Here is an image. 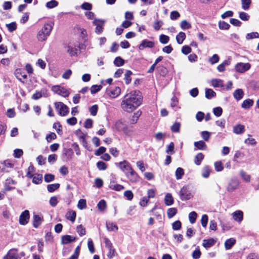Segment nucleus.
<instances>
[{
    "instance_id": "bf43d9fd",
    "label": "nucleus",
    "mask_w": 259,
    "mask_h": 259,
    "mask_svg": "<svg viewBox=\"0 0 259 259\" xmlns=\"http://www.w3.org/2000/svg\"><path fill=\"white\" fill-rule=\"evenodd\" d=\"M181 124L179 122H175L171 127V130L174 133H178L180 131Z\"/></svg>"
},
{
    "instance_id": "f3484780",
    "label": "nucleus",
    "mask_w": 259,
    "mask_h": 259,
    "mask_svg": "<svg viewBox=\"0 0 259 259\" xmlns=\"http://www.w3.org/2000/svg\"><path fill=\"white\" fill-rule=\"evenodd\" d=\"M233 132L237 135H240L243 133L245 131V127L242 124H237L234 126Z\"/></svg>"
},
{
    "instance_id": "603ef678",
    "label": "nucleus",
    "mask_w": 259,
    "mask_h": 259,
    "mask_svg": "<svg viewBox=\"0 0 259 259\" xmlns=\"http://www.w3.org/2000/svg\"><path fill=\"white\" fill-rule=\"evenodd\" d=\"M228 65V62L227 61H225L218 66L217 69L219 72H223L225 70L226 66Z\"/></svg>"
},
{
    "instance_id": "4468645a",
    "label": "nucleus",
    "mask_w": 259,
    "mask_h": 259,
    "mask_svg": "<svg viewBox=\"0 0 259 259\" xmlns=\"http://www.w3.org/2000/svg\"><path fill=\"white\" fill-rule=\"evenodd\" d=\"M232 217L234 221L240 223L243 218V213L241 210H236L232 213Z\"/></svg>"
},
{
    "instance_id": "393cba45",
    "label": "nucleus",
    "mask_w": 259,
    "mask_h": 259,
    "mask_svg": "<svg viewBox=\"0 0 259 259\" xmlns=\"http://www.w3.org/2000/svg\"><path fill=\"white\" fill-rule=\"evenodd\" d=\"M31 179H32V182L33 183L39 184L42 181V176L41 174H35Z\"/></svg>"
},
{
    "instance_id": "774afa93",
    "label": "nucleus",
    "mask_w": 259,
    "mask_h": 259,
    "mask_svg": "<svg viewBox=\"0 0 259 259\" xmlns=\"http://www.w3.org/2000/svg\"><path fill=\"white\" fill-rule=\"evenodd\" d=\"M172 229L175 230H179L181 228V223L179 221L174 222L172 224Z\"/></svg>"
},
{
    "instance_id": "49530a36",
    "label": "nucleus",
    "mask_w": 259,
    "mask_h": 259,
    "mask_svg": "<svg viewBox=\"0 0 259 259\" xmlns=\"http://www.w3.org/2000/svg\"><path fill=\"white\" fill-rule=\"evenodd\" d=\"M34 172V168L32 165H30L28 169L27 172L26 174V176L29 178H31L33 177V175H35Z\"/></svg>"
},
{
    "instance_id": "1a4fd4ad",
    "label": "nucleus",
    "mask_w": 259,
    "mask_h": 259,
    "mask_svg": "<svg viewBox=\"0 0 259 259\" xmlns=\"http://www.w3.org/2000/svg\"><path fill=\"white\" fill-rule=\"evenodd\" d=\"M15 75L18 79L23 82L27 79V75L22 69H17L15 71Z\"/></svg>"
},
{
    "instance_id": "dca6fc26",
    "label": "nucleus",
    "mask_w": 259,
    "mask_h": 259,
    "mask_svg": "<svg viewBox=\"0 0 259 259\" xmlns=\"http://www.w3.org/2000/svg\"><path fill=\"white\" fill-rule=\"evenodd\" d=\"M106 229L110 232H116L118 228L116 224L112 222H107L106 224Z\"/></svg>"
},
{
    "instance_id": "ea45409f",
    "label": "nucleus",
    "mask_w": 259,
    "mask_h": 259,
    "mask_svg": "<svg viewBox=\"0 0 259 259\" xmlns=\"http://www.w3.org/2000/svg\"><path fill=\"white\" fill-rule=\"evenodd\" d=\"M184 175V169L181 167H178L176 171V177L177 180L181 179Z\"/></svg>"
},
{
    "instance_id": "6e6d98bb",
    "label": "nucleus",
    "mask_w": 259,
    "mask_h": 259,
    "mask_svg": "<svg viewBox=\"0 0 259 259\" xmlns=\"http://www.w3.org/2000/svg\"><path fill=\"white\" fill-rule=\"evenodd\" d=\"M97 206L101 211H104L106 207V203L105 200H101L98 203Z\"/></svg>"
},
{
    "instance_id": "79ce46f5",
    "label": "nucleus",
    "mask_w": 259,
    "mask_h": 259,
    "mask_svg": "<svg viewBox=\"0 0 259 259\" xmlns=\"http://www.w3.org/2000/svg\"><path fill=\"white\" fill-rule=\"evenodd\" d=\"M177 210L176 208L171 207L168 208L167 211L168 218L170 219L176 215Z\"/></svg>"
},
{
    "instance_id": "f03ea898",
    "label": "nucleus",
    "mask_w": 259,
    "mask_h": 259,
    "mask_svg": "<svg viewBox=\"0 0 259 259\" xmlns=\"http://www.w3.org/2000/svg\"><path fill=\"white\" fill-rule=\"evenodd\" d=\"M142 101L143 96L139 91L131 92V107L137 108L142 104Z\"/></svg>"
},
{
    "instance_id": "c756f323",
    "label": "nucleus",
    "mask_w": 259,
    "mask_h": 259,
    "mask_svg": "<svg viewBox=\"0 0 259 259\" xmlns=\"http://www.w3.org/2000/svg\"><path fill=\"white\" fill-rule=\"evenodd\" d=\"M75 237L70 235H65L62 238V243L63 244H68L75 240Z\"/></svg>"
},
{
    "instance_id": "f704fd0d",
    "label": "nucleus",
    "mask_w": 259,
    "mask_h": 259,
    "mask_svg": "<svg viewBox=\"0 0 259 259\" xmlns=\"http://www.w3.org/2000/svg\"><path fill=\"white\" fill-rule=\"evenodd\" d=\"M240 175L242 179L246 182H249L250 181V176L246 172L241 170L240 171Z\"/></svg>"
},
{
    "instance_id": "de8ad7c7",
    "label": "nucleus",
    "mask_w": 259,
    "mask_h": 259,
    "mask_svg": "<svg viewBox=\"0 0 259 259\" xmlns=\"http://www.w3.org/2000/svg\"><path fill=\"white\" fill-rule=\"evenodd\" d=\"M77 207L79 209H83L87 207V203L85 199H80L77 204Z\"/></svg>"
},
{
    "instance_id": "473e14b6",
    "label": "nucleus",
    "mask_w": 259,
    "mask_h": 259,
    "mask_svg": "<svg viewBox=\"0 0 259 259\" xmlns=\"http://www.w3.org/2000/svg\"><path fill=\"white\" fill-rule=\"evenodd\" d=\"M235 239L232 238L227 239L225 243L226 249H230L232 247V246L235 244Z\"/></svg>"
},
{
    "instance_id": "58836bf2",
    "label": "nucleus",
    "mask_w": 259,
    "mask_h": 259,
    "mask_svg": "<svg viewBox=\"0 0 259 259\" xmlns=\"http://www.w3.org/2000/svg\"><path fill=\"white\" fill-rule=\"evenodd\" d=\"M59 186L60 184L58 183L50 184L47 186V190L50 192H53L58 189Z\"/></svg>"
},
{
    "instance_id": "cd10ccee",
    "label": "nucleus",
    "mask_w": 259,
    "mask_h": 259,
    "mask_svg": "<svg viewBox=\"0 0 259 259\" xmlns=\"http://www.w3.org/2000/svg\"><path fill=\"white\" fill-rule=\"evenodd\" d=\"M253 104V100L250 99H248L243 102L241 105V107L244 109H248L252 106Z\"/></svg>"
},
{
    "instance_id": "e2e57ef3",
    "label": "nucleus",
    "mask_w": 259,
    "mask_h": 259,
    "mask_svg": "<svg viewBox=\"0 0 259 259\" xmlns=\"http://www.w3.org/2000/svg\"><path fill=\"white\" fill-rule=\"evenodd\" d=\"M23 152V150L21 149H16L14 151V156L15 158H19L22 155Z\"/></svg>"
},
{
    "instance_id": "052dcab7",
    "label": "nucleus",
    "mask_w": 259,
    "mask_h": 259,
    "mask_svg": "<svg viewBox=\"0 0 259 259\" xmlns=\"http://www.w3.org/2000/svg\"><path fill=\"white\" fill-rule=\"evenodd\" d=\"M36 65L41 68L42 69H44L46 66V63L45 61L41 59H39L36 63Z\"/></svg>"
},
{
    "instance_id": "3c124183",
    "label": "nucleus",
    "mask_w": 259,
    "mask_h": 259,
    "mask_svg": "<svg viewBox=\"0 0 259 259\" xmlns=\"http://www.w3.org/2000/svg\"><path fill=\"white\" fill-rule=\"evenodd\" d=\"M181 27L182 29L185 30L189 29L191 27V25L186 20H183L181 23Z\"/></svg>"
},
{
    "instance_id": "680f3d73",
    "label": "nucleus",
    "mask_w": 259,
    "mask_h": 259,
    "mask_svg": "<svg viewBox=\"0 0 259 259\" xmlns=\"http://www.w3.org/2000/svg\"><path fill=\"white\" fill-rule=\"evenodd\" d=\"M213 112L215 116L219 117L222 114V108L220 107H215L213 109Z\"/></svg>"
},
{
    "instance_id": "2f4dec72",
    "label": "nucleus",
    "mask_w": 259,
    "mask_h": 259,
    "mask_svg": "<svg viewBox=\"0 0 259 259\" xmlns=\"http://www.w3.org/2000/svg\"><path fill=\"white\" fill-rule=\"evenodd\" d=\"M165 203L166 205H171L174 203V199L170 193H167L164 198Z\"/></svg>"
},
{
    "instance_id": "37998d69",
    "label": "nucleus",
    "mask_w": 259,
    "mask_h": 259,
    "mask_svg": "<svg viewBox=\"0 0 259 259\" xmlns=\"http://www.w3.org/2000/svg\"><path fill=\"white\" fill-rule=\"evenodd\" d=\"M251 0H241L242 8L244 10H247L249 8Z\"/></svg>"
},
{
    "instance_id": "aec40b11",
    "label": "nucleus",
    "mask_w": 259,
    "mask_h": 259,
    "mask_svg": "<svg viewBox=\"0 0 259 259\" xmlns=\"http://www.w3.org/2000/svg\"><path fill=\"white\" fill-rule=\"evenodd\" d=\"M4 259H18V254L15 250H11L4 257Z\"/></svg>"
},
{
    "instance_id": "f257e3e1",
    "label": "nucleus",
    "mask_w": 259,
    "mask_h": 259,
    "mask_svg": "<svg viewBox=\"0 0 259 259\" xmlns=\"http://www.w3.org/2000/svg\"><path fill=\"white\" fill-rule=\"evenodd\" d=\"M52 28L53 25L52 23H45L37 34V39L40 41L47 40L48 37L50 35Z\"/></svg>"
},
{
    "instance_id": "6ab92c4d",
    "label": "nucleus",
    "mask_w": 259,
    "mask_h": 259,
    "mask_svg": "<svg viewBox=\"0 0 259 259\" xmlns=\"http://www.w3.org/2000/svg\"><path fill=\"white\" fill-rule=\"evenodd\" d=\"M244 96V92L242 89H239L235 90L233 93L234 98L237 100H241Z\"/></svg>"
},
{
    "instance_id": "c85d7f7f",
    "label": "nucleus",
    "mask_w": 259,
    "mask_h": 259,
    "mask_svg": "<svg viewBox=\"0 0 259 259\" xmlns=\"http://www.w3.org/2000/svg\"><path fill=\"white\" fill-rule=\"evenodd\" d=\"M194 146L199 150H204L206 148L207 146L205 142L203 141H199L195 142L194 143Z\"/></svg>"
},
{
    "instance_id": "4c0bfd02",
    "label": "nucleus",
    "mask_w": 259,
    "mask_h": 259,
    "mask_svg": "<svg viewBox=\"0 0 259 259\" xmlns=\"http://www.w3.org/2000/svg\"><path fill=\"white\" fill-rule=\"evenodd\" d=\"M109 187L115 191H121L124 189V187L117 184L111 183Z\"/></svg>"
},
{
    "instance_id": "a211bd4d",
    "label": "nucleus",
    "mask_w": 259,
    "mask_h": 259,
    "mask_svg": "<svg viewBox=\"0 0 259 259\" xmlns=\"http://www.w3.org/2000/svg\"><path fill=\"white\" fill-rule=\"evenodd\" d=\"M215 243V240L213 238L208 239H204L203 240L202 245L205 248H209L212 246Z\"/></svg>"
},
{
    "instance_id": "7c9ffc66",
    "label": "nucleus",
    "mask_w": 259,
    "mask_h": 259,
    "mask_svg": "<svg viewBox=\"0 0 259 259\" xmlns=\"http://www.w3.org/2000/svg\"><path fill=\"white\" fill-rule=\"evenodd\" d=\"M203 154L202 153H199L195 156L194 158V163L196 165H199L201 164V161L203 159Z\"/></svg>"
},
{
    "instance_id": "0eeeda50",
    "label": "nucleus",
    "mask_w": 259,
    "mask_h": 259,
    "mask_svg": "<svg viewBox=\"0 0 259 259\" xmlns=\"http://www.w3.org/2000/svg\"><path fill=\"white\" fill-rule=\"evenodd\" d=\"M29 219V212L27 210L23 211L19 217V223L22 225H26Z\"/></svg>"
},
{
    "instance_id": "0e129e2a",
    "label": "nucleus",
    "mask_w": 259,
    "mask_h": 259,
    "mask_svg": "<svg viewBox=\"0 0 259 259\" xmlns=\"http://www.w3.org/2000/svg\"><path fill=\"white\" fill-rule=\"evenodd\" d=\"M208 217L206 214H203L201 219V223L203 227H206L208 223Z\"/></svg>"
},
{
    "instance_id": "4be33fe9",
    "label": "nucleus",
    "mask_w": 259,
    "mask_h": 259,
    "mask_svg": "<svg viewBox=\"0 0 259 259\" xmlns=\"http://www.w3.org/2000/svg\"><path fill=\"white\" fill-rule=\"evenodd\" d=\"M42 217L39 215L35 214L33 216V226L37 228L41 224Z\"/></svg>"
},
{
    "instance_id": "423d86ee",
    "label": "nucleus",
    "mask_w": 259,
    "mask_h": 259,
    "mask_svg": "<svg viewBox=\"0 0 259 259\" xmlns=\"http://www.w3.org/2000/svg\"><path fill=\"white\" fill-rule=\"evenodd\" d=\"M251 68V64L249 63H237L235 66V70L240 73H243L249 70Z\"/></svg>"
},
{
    "instance_id": "6e6552de",
    "label": "nucleus",
    "mask_w": 259,
    "mask_h": 259,
    "mask_svg": "<svg viewBox=\"0 0 259 259\" xmlns=\"http://www.w3.org/2000/svg\"><path fill=\"white\" fill-rule=\"evenodd\" d=\"M239 185V180L237 178H234L230 180L227 187V190L229 192L233 191L237 189Z\"/></svg>"
},
{
    "instance_id": "9d476101",
    "label": "nucleus",
    "mask_w": 259,
    "mask_h": 259,
    "mask_svg": "<svg viewBox=\"0 0 259 259\" xmlns=\"http://www.w3.org/2000/svg\"><path fill=\"white\" fill-rule=\"evenodd\" d=\"M93 23L96 26L95 31L97 33H101L103 31V26L105 21L101 19H94Z\"/></svg>"
},
{
    "instance_id": "09e8293b",
    "label": "nucleus",
    "mask_w": 259,
    "mask_h": 259,
    "mask_svg": "<svg viewBox=\"0 0 259 259\" xmlns=\"http://www.w3.org/2000/svg\"><path fill=\"white\" fill-rule=\"evenodd\" d=\"M98 106L97 105H94L89 108V111L92 116H96L97 114Z\"/></svg>"
},
{
    "instance_id": "a18cd8bd",
    "label": "nucleus",
    "mask_w": 259,
    "mask_h": 259,
    "mask_svg": "<svg viewBox=\"0 0 259 259\" xmlns=\"http://www.w3.org/2000/svg\"><path fill=\"white\" fill-rule=\"evenodd\" d=\"M219 56L217 54H214L209 59L208 61L211 65H213L218 63L219 61Z\"/></svg>"
},
{
    "instance_id": "72a5a7b5",
    "label": "nucleus",
    "mask_w": 259,
    "mask_h": 259,
    "mask_svg": "<svg viewBox=\"0 0 259 259\" xmlns=\"http://www.w3.org/2000/svg\"><path fill=\"white\" fill-rule=\"evenodd\" d=\"M186 38V34L183 32H180L176 36V40L179 44H182Z\"/></svg>"
},
{
    "instance_id": "412c9836",
    "label": "nucleus",
    "mask_w": 259,
    "mask_h": 259,
    "mask_svg": "<svg viewBox=\"0 0 259 259\" xmlns=\"http://www.w3.org/2000/svg\"><path fill=\"white\" fill-rule=\"evenodd\" d=\"M211 169L210 166L206 165L204 166L201 170L202 176L204 178H208L209 177Z\"/></svg>"
},
{
    "instance_id": "ddd939ff",
    "label": "nucleus",
    "mask_w": 259,
    "mask_h": 259,
    "mask_svg": "<svg viewBox=\"0 0 259 259\" xmlns=\"http://www.w3.org/2000/svg\"><path fill=\"white\" fill-rule=\"evenodd\" d=\"M154 46V43L151 41L147 39H145L142 41L139 46L140 50H143L145 48H153Z\"/></svg>"
},
{
    "instance_id": "bb28decb",
    "label": "nucleus",
    "mask_w": 259,
    "mask_h": 259,
    "mask_svg": "<svg viewBox=\"0 0 259 259\" xmlns=\"http://www.w3.org/2000/svg\"><path fill=\"white\" fill-rule=\"evenodd\" d=\"M66 217L67 219L70 220L72 222H74L76 218L75 211L73 210L68 211L66 214Z\"/></svg>"
},
{
    "instance_id": "864d4df0",
    "label": "nucleus",
    "mask_w": 259,
    "mask_h": 259,
    "mask_svg": "<svg viewBox=\"0 0 259 259\" xmlns=\"http://www.w3.org/2000/svg\"><path fill=\"white\" fill-rule=\"evenodd\" d=\"M259 34L256 32H253L251 33H247L246 35V39H251L254 38H258Z\"/></svg>"
},
{
    "instance_id": "4d7b16f0",
    "label": "nucleus",
    "mask_w": 259,
    "mask_h": 259,
    "mask_svg": "<svg viewBox=\"0 0 259 259\" xmlns=\"http://www.w3.org/2000/svg\"><path fill=\"white\" fill-rule=\"evenodd\" d=\"M201 135L203 140L208 141L210 137V133L207 131H203L201 133Z\"/></svg>"
},
{
    "instance_id": "c03bdc74",
    "label": "nucleus",
    "mask_w": 259,
    "mask_h": 259,
    "mask_svg": "<svg viewBox=\"0 0 259 259\" xmlns=\"http://www.w3.org/2000/svg\"><path fill=\"white\" fill-rule=\"evenodd\" d=\"M197 214L195 211H192L189 214V220L191 224H194L197 218Z\"/></svg>"
},
{
    "instance_id": "a19ab883",
    "label": "nucleus",
    "mask_w": 259,
    "mask_h": 259,
    "mask_svg": "<svg viewBox=\"0 0 259 259\" xmlns=\"http://www.w3.org/2000/svg\"><path fill=\"white\" fill-rule=\"evenodd\" d=\"M214 166L215 170L218 172L221 171L224 169L223 163L221 161H216L214 164Z\"/></svg>"
},
{
    "instance_id": "b1692460",
    "label": "nucleus",
    "mask_w": 259,
    "mask_h": 259,
    "mask_svg": "<svg viewBox=\"0 0 259 259\" xmlns=\"http://www.w3.org/2000/svg\"><path fill=\"white\" fill-rule=\"evenodd\" d=\"M141 114L142 112L140 110L134 112V114L132 115V118H131V124L136 123Z\"/></svg>"
},
{
    "instance_id": "8fccbe9b",
    "label": "nucleus",
    "mask_w": 259,
    "mask_h": 259,
    "mask_svg": "<svg viewBox=\"0 0 259 259\" xmlns=\"http://www.w3.org/2000/svg\"><path fill=\"white\" fill-rule=\"evenodd\" d=\"M76 231L80 236H83L85 234V229L81 225L77 226Z\"/></svg>"
},
{
    "instance_id": "5fc2aeb1",
    "label": "nucleus",
    "mask_w": 259,
    "mask_h": 259,
    "mask_svg": "<svg viewBox=\"0 0 259 259\" xmlns=\"http://www.w3.org/2000/svg\"><path fill=\"white\" fill-rule=\"evenodd\" d=\"M169 38L167 35L161 34L159 36V41L163 44H166L169 41Z\"/></svg>"
},
{
    "instance_id": "a878e982",
    "label": "nucleus",
    "mask_w": 259,
    "mask_h": 259,
    "mask_svg": "<svg viewBox=\"0 0 259 259\" xmlns=\"http://www.w3.org/2000/svg\"><path fill=\"white\" fill-rule=\"evenodd\" d=\"M211 84L214 88L223 87L224 82L220 79H213L211 80Z\"/></svg>"
},
{
    "instance_id": "39448f33",
    "label": "nucleus",
    "mask_w": 259,
    "mask_h": 259,
    "mask_svg": "<svg viewBox=\"0 0 259 259\" xmlns=\"http://www.w3.org/2000/svg\"><path fill=\"white\" fill-rule=\"evenodd\" d=\"M55 107L61 116H66L68 113V107L61 102H56Z\"/></svg>"
},
{
    "instance_id": "9b49d317",
    "label": "nucleus",
    "mask_w": 259,
    "mask_h": 259,
    "mask_svg": "<svg viewBox=\"0 0 259 259\" xmlns=\"http://www.w3.org/2000/svg\"><path fill=\"white\" fill-rule=\"evenodd\" d=\"M130 96L128 95V94H126L123 99L122 101L121 104V107L122 109L125 111L128 112V110L130 109Z\"/></svg>"
},
{
    "instance_id": "2eb2a0df",
    "label": "nucleus",
    "mask_w": 259,
    "mask_h": 259,
    "mask_svg": "<svg viewBox=\"0 0 259 259\" xmlns=\"http://www.w3.org/2000/svg\"><path fill=\"white\" fill-rule=\"evenodd\" d=\"M115 164L117 165L120 168V169L125 173H127L128 172L130 166L127 161H123L119 163H116Z\"/></svg>"
},
{
    "instance_id": "338daca9",
    "label": "nucleus",
    "mask_w": 259,
    "mask_h": 259,
    "mask_svg": "<svg viewBox=\"0 0 259 259\" xmlns=\"http://www.w3.org/2000/svg\"><path fill=\"white\" fill-rule=\"evenodd\" d=\"M163 24L162 21H155L153 24V28L155 30H158Z\"/></svg>"
},
{
    "instance_id": "69168bd1",
    "label": "nucleus",
    "mask_w": 259,
    "mask_h": 259,
    "mask_svg": "<svg viewBox=\"0 0 259 259\" xmlns=\"http://www.w3.org/2000/svg\"><path fill=\"white\" fill-rule=\"evenodd\" d=\"M102 88L101 85H94L91 88V92L92 94H95L101 90Z\"/></svg>"
},
{
    "instance_id": "5701e85b",
    "label": "nucleus",
    "mask_w": 259,
    "mask_h": 259,
    "mask_svg": "<svg viewBox=\"0 0 259 259\" xmlns=\"http://www.w3.org/2000/svg\"><path fill=\"white\" fill-rule=\"evenodd\" d=\"M180 195L182 200H188L190 198V194L187 193V189L185 187L181 189Z\"/></svg>"
},
{
    "instance_id": "f8f14e48",
    "label": "nucleus",
    "mask_w": 259,
    "mask_h": 259,
    "mask_svg": "<svg viewBox=\"0 0 259 259\" xmlns=\"http://www.w3.org/2000/svg\"><path fill=\"white\" fill-rule=\"evenodd\" d=\"M120 92V89L118 87H116L110 89L108 94L111 98H115L119 95Z\"/></svg>"
},
{
    "instance_id": "c9c22d12",
    "label": "nucleus",
    "mask_w": 259,
    "mask_h": 259,
    "mask_svg": "<svg viewBox=\"0 0 259 259\" xmlns=\"http://www.w3.org/2000/svg\"><path fill=\"white\" fill-rule=\"evenodd\" d=\"M58 5V3L56 0H52L46 3V6L48 9H53Z\"/></svg>"
},
{
    "instance_id": "13d9d810",
    "label": "nucleus",
    "mask_w": 259,
    "mask_h": 259,
    "mask_svg": "<svg viewBox=\"0 0 259 259\" xmlns=\"http://www.w3.org/2000/svg\"><path fill=\"white\" fill-rule=\"evenodd\" d=\"M219 27L221 29L227 30L229 28L230 25L225 21H221L219 23Z\"/></svg>"
},
{
    "instance_id": "e433bc0d",
    "label": "nucleus",
    "mask_w": 259,
    "mask_h": 259,
    "mask_svg": "<svg viewBox=\"0 0 259 259\" xmlns=\"http://www.w3.org/2000/svg\"><path fill=\"white\" fill-rule=\"evenodd\" d=\"M215 93L211 89L205 90V97L208 99H211L215 96Z\"/></svg>"
},
{
    "instance_id": "20e7f679",
    "label": "nucleus",
    "mask_w": 259,
    "mask_h": 259,
    "mask_svg": "<svg viewBox=\"0 0 259 259\" xmlns=\"http://www.w3.org/2000/svg\"><path fill=\"white\" fill-rule=\"evenodd\" d=\"M80 45L78 43H70L67 46V52L71 56L78 55L80 53Z\"/></svg>"
},
{
    "instance_id": "7ed1b4c3",
    "label": "nucleus",
    "mask_w": 259,
    "mask_h": 259,
    "mask_svg": "<svg viewBox=\"0 0 259 259\" xmlns=\"http://www.w3.org/2000/svg\"><path fill=\"white\" fill-rule=\"evenodd\" d=\"M51 91L54 93L65 98L68 97L70 94L69 90L61 85H53L51 87Z\"/></svg>"
}]
</instances>
